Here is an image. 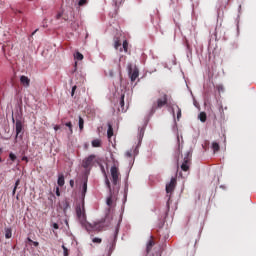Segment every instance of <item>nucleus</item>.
Returning a JSON list of instances; mask_svg holds the SVG:
<instances>
[{
	"label": "nucleus",
	"instance_id": "393cba45",
	"mask_svg": "<svg viewBox=\"0 0 256 256\" xmlns=\"http://www.w3.org/2000/svg\"><path fill=\"white\" fill-rule=\"evenodd\" d=\"M86 4H87V0H79V2H78V5L80 7H83V5H86Z\"/></svg>",
	"mask_w": 256,
	"mask_h": 256
},
{
	"label": "nucleus",
	"instance_id": "c85d7f7f",
	"mask_svg": "<svg viewBox=\"0 0 256 256\" xmlns=\"http://www.w3.org/2000/svg\"><path fill=\"white\" fill-rule=\"evenodd\" d=\"M93 243H101V238H93Z\"/></svg>",
	"mask_w": 256,
	"mask_h": 256
},
{
	"label": "nucleus",
	"instance_id": "a878e982",
	"mask_svg": "<svg viewBox=\"0 0 256 256\" xmlns=\"http://www.w3.org/2000/svg\"><path fill=\"white\" fill-rule=\"evenodd\" d=\"M66 127H69L70 133H73V125L71 122L66 123Z\"/></svg>",
	"mask_w": 256,
	"mask_h": 256
},
{
	"label": "nucleus",
	"instance_id": "f03ea898",
	"mask_svg": "<svg viewBox=\"0 0 256 256\" xmlns=\"http://www.w3.org/2000/svg\"><path fill=\"white\" fill-rule=\"evenodd\" d=\"M110 185L114 191H119V181H121V172L119 171V162L113 160V164L109 168Z\"/></svg>",
	"mask_w": 256,
	"mask_h": 256
},
{
	"label": "nucleus",
	"instance_id": "37998d69",
	"mask_svg": "<svg viewBox=\"0 0 256 256\" xmlns=\"http://www.w3.org/2000/svg\"><path fill=\"white\" fill-rule=\"evenodd\" d=\"M195 107H197V102H194Z\"/></svg>",
	"mask_w": 256,
	"mask_h": 256
},
{
	"label": "nucleus",
	"instance_id": "f3484780",
	"mask_svg": "<svg viewBox=\"0 0 256 256\" xmlns=\"http://www.w3.org/2000/svg\"><path fill=\"white\" fill-rule=\"evenodd\" d=\"M92 147H101V139H94L92 141Z\"/></svg>",
	"mask_w": 256,
	"mask_h": 256
},
{
	"label": "nucleus",
	"instance_id": "9b49d317",
	"mask_svg": "<svg viewBox=\"0 0 256 256\" xmlns=\"http://www.w3.org/2000/svg\"><path fill=\"white\" fill-rule=\"evenodd\" d=\"M167 103V95H163L157 100L158 107H163Z\"/></svg>",
	"mask_w": 256,
	"mask_h": 256
},
{
	"label": "nucleus",
	"instance_id": "473e14b6",
	"mask_svg": "<svg viewBox=\"0 0 256 256\" xmlns=\"http://www.w3.org/2000/svg\"><path fill=\"white\" fill-rule=\"evenodd\" d=\"M56 195H57V197L61 196V193L59 192V188H56Z\"/></svg>",
	"mask_w": 256,
	"mask_h": 256
},
{
	"label": "nucleus",
	"instance_id": "7c9ffc66",
	"mask_svg": "<svg viewBox=\"0 0 256 256\" xmlns=\"http://www.w3.org/2000/svg\"><path fill=\"white\" fill-rule=\"evenodd\" d=\"M29 241H31V243H33L34 247H39V242H33L31 239H29Z\"/></svg>",
	"mask_w": 256,
	"mask_h": 256
},
{
	"label": "nucleus",
	"instance_id": "cd10ccee",
	"mask_svg": "<svg viewBox=\"0 0 256 256\" xmlns=\"http://www.w3.org/2000/svg\"><path fill=\"white\" fill-rule=\"evenodd\" d=\"M120 105H121V107H123L125 105V96L124 95L121 97Z\"/></svg>",
	"mask_w": 256,
	"mask_h": 256
},
{
	"label": "nucleus",
	"instance_id": "1a4fd4ad",
	"mask_svg": "<svg viewBox=\"0 0 256 256\" xmlns=\"http://www.w3.org/2000/svg\"><path fill=\"white\" fill-rule=\"evenodd\" d=\"M175 185H177V179L171 178L170 182L166 184V192L173 193L175 190Z\"/></svg>",
	"mask_w": 256,
	"mask_h": 256
},
{
	"label": "nucleus",
	"instance_id": "b1692460",
	"mask_svg": "<svg viewBox=\"0 0 256 256\" xmlns=\"http://www.w3.org/2000/svg\"><path fill=\"white\" fill-rule=\"evenodd\" d=\"M84 123H85V121L80 116L79 117V129H80V131H82Z\"/></svg>",
	"mask_w": 256,
	"mask_h": 256
},
{
	"label": "nucleus",
	"instance_id": "aec40b11",
	"mask_svg": "<svg viewBox=\"0 0 256 256\" xmlns=\"http://www.w3.org/2000/svg\"><path fill=\"white\" fill-rule=\"evenodd\" d=\"M107 135H108V139H111L113 135V127H111V125L108 126Z\"/></svg>",
	"mask_w": 256,
	"mask_h": 256
},
{
	"label": "nucleus",
	"instance_id": "bb28decb",
	"mask_svg": "<svg viewBox=\"0 0 256 256\" xmlns=\"http://www.w3.org/2000/svg\"><path fill=\"white\" fill-rule=\"evenodd\" d=\"M151 247H153V241L147 243V251H151Z\"/></svg>",
	"mask_w": 256,
	"mask_h": 256
},
{
	"label": "nucleus",
	"instance_id": "4c0bfd02",
	"mask_svg": "<svg viewBox=\"0 0 256 256\" xmlns=\"http://www.w3.org/2000/svg\"><path fill=\"white\" fill-rule=\"evenodd\" d=\"M15 187H16V189H17V187H19V180L16 181Z\"/></svg>",
	"mask_w": 256,
	"mask_h": 256
},
{
	"label": "nucleus",
	"instance_id": "9d476101",
	"mask_svg": "<svg viewBox=\"0 0 256 256\" xmlns=\"http://www.w3.org/2000/svg\"><path fill=\"white\" fill-rule=\"evenodd\" d=\"M20 83H21V85H23V87H29L31 80L27 76H21Z\"/></svg>",
	"mask_w": 256,
	"mask_h": 256
},
{
	"label": "nucleus",
	"instance_id": "5701e85b",
	"mask_svg": "<svg viewBox=\"0 0 256 256\" xmlns=\"http://www.w3.org/2000/svg\"><path fill=\"white\" fill-rule=\"evenodd\" d=\"M85 193H87V182H84L82 186V196L85 197Z\"/></svg>",
	"mask_w": 256,
	"mask_h": 256
},
{
	"label": "nucleus",
	"instance_id": "6ab92c4d",
	"mask_svg": "<svg viewBox=\"0 0 256 256\" xmlns=\"http://www.w3.org/2000/svg\"><path fill=\"white\" fill-rule=\"evenodd\" d=\"M74 59H77V61H83V54H81L80 52H76L74 54Z\"/></svg>",
	"mask_w": 256,
	"mask_h": 256
},
{
	"label": "nucleus",
	"instance_id": "2eb2a0df",
	"mask_svg": "<svg viewBox=\"0 0 256 256\" xmlns=\"http://www.w3.org/2000/svg\"><path fill=\"white\" fill-rule=\"evenodd\" d=\"M58 185L59 187H63L65 185V177L63 176V174H60L58 176Z\"/></svg>",
	"mask_w": 256,
	"mask_h": 256
},
{
	"label": "nucleus",
	"instance_id": "f704fd0d",
	"mask_svg": "<svg viewBox=\"0 0 256 256\" xmlns=\"http://www.w3.org/2000/svg\"><path fill=\"white\" fill-rule=\"evenodd\" d=\"M145 133V131L143 129L140 130V137H143V134Z\"/></svg>",
	"mask_w": 256,
	"mask_h": 256
},
{
	"label": "nucleus",
	"instance_id": "c756f323",
	"mask_svg": "<svg viewBox=\"0 0 256 256\" xmlns=\"http://www.w3.org/2000/svg\"><path fill=\"white\" fill-rule=\"evenodd\" d=\"M76 89H77V86L72 87V92H71L72 97H73V95H75Z\"/></svg>",
	"mask_w": 256,
	"mask_h": 256
},
{
	"label": "nucleus",
	"instance_id": "4be33fe9",
	"mask_svg": "<svg viewBox=\"0 0 256 256\" xmlns=\"http://www.w3.org/2000/svg\"><path fill=\"white\" fill-rule=\"evenodd\" d=\"M9 159H10L12 162H15V161H17V155H15V153H13V152H10V154H9Z\"/></svg>",
	"mask_w": 256,
	"mask_h": 256
},
{
	"label": "nucleus",
	"instance_id": "72a5a7b5",
	"mask_svg": "<svg viewBox=\"0 0 256 256\" xmlns=\"http://www.w3.org/2000/svg\"><path fill=\"white\" fill-rule=\"evenodd\" d=\"M54 229H59V225L57 223L53 224Z\"/></svg>",
	"mask_w": 256,
	"mask_h": 256
},
{
	"label": "nucleus",
	"instance_id": "58836bf2",
	"mask_svg": "<svg viewBox=\"0 0 256 256\" xmlns=\"http://www.w3.org/2000/svg\"><path fill=\"white\" fill-rule=\"evenodd\" d=\"M16 191H17V186H15L14 189H13V192H12L13 195H15V192H16Z\"/></svg>",
	"mask_w": 256,
	"mask_h": 256
},
{
	"label": "nucleus",
	"instance_id": "423d86ee",
	"mask_svg": "<svg viewBox=\"0 0 256 256\" xmlns=\"http://www.w3.org/2000/svg\"><path fill=\"white\" fill-rule=\"evenodd\" d=\"M114 47L115 49H119V51L121 53H127V50L129 49V43L127 42V40L123 41L122 47H121V42L119 40H116L114 43Z\"/></svg>",
	"mask_w": 256,
	"mask_h": 256
},
{
	"label": "nucleus",
	"instance_id": "f257e3e1",
	"mask_svg": "<svg viewBox=\"0 0 256 256\" xmlns=\"http://www.w3.org/2000/svg\"><path fill=\"white\" fill-rule=\"evenodd\" d=\"M76 214L79 219V221L84 225L87 229V231H101L105 227V224L103 222H94L93 224H89L85 222V203L82 202L81 206H78L76 208Z\"/></svg>",
	"mask_w": 256,
	"mask_h": 256
},
{
	"label": "nucleus",
	"instance_id": "2f4dec72",
	"mask_svg": "<svg viewBox=\"0 0 256 256\" xmlns=\"http://www.w3.org/2000/svg\"><path fill=\"white\" fill-rule=\"evenodd\" d=\"M62 249H63V251H64V255L67 256V255H68V254H67V248H66L65 246H62Z\"/></svg>",
	"mask_w": 256,
	"mask_h": 256
},
{
	"label": "nucleus",
	"instance_id": "ea45409f",
	"mask_svg": "<svg viewBox=\"0 0 256 256\" xmlns=\"http://www.w3.org/2000/svg\"><path fill=\"white\" fill-rule=\"evenodd\" d=\"M74 181L73 180H70V185L73 187V185H74Z\"/></svg>",
	"mask_w": 256,
	"mask_h": 256
},
{
	"label": "nucleus",
	"instance_id": "de8ad7c7",
	"mask_svg": "<svg viewBox=\"0 0 256 256\" xmlns=\"http://www.w3.org/2000/svg\"><path fill=\"white\" fill-rule=\"evenodd\" d=\"M2 160H1V158H0V162H1Z\"/></svg>",
	"mask_w": 256,
	"mask_h": 256
},
{
	"label": "nucleus",
	"instance_id": "7ed1b4c3",
	"mask_svg": "<svg viewBox=\"0 0 256 256\" xmlns=\"http://www.w3.org/2000/svg\"><path fill=\"white\" fill-rule=\"evenodd\" d=\"M105 184L107 185L110 194L106 199V205L108 207H115V201H117V193H119V190H114L111 186V182H109V178L106 177Z\"/></svg>",
	"mask_w": 256,
	"mask_h": 256
},
{
	"label": "nucleus",
	"instance_id": "dca6fc26",
	"mask_svg": "<svg viewBox=\"0 0 256 256\" xmlns=\"http://www.w3.org/2000/svg\"><path fill=\"white\" fill-rule=\"evenodd\" d=\"M198 119L202 122V123H205V121H207V114L205 112H201L199 115H198Z\"/></svg>",
	"mask_w": 256,
	"mask_h": 256
},
{
	"label": "nucleus",
	"instance_id": "79ce46f5",
	"mask_svg": "<svg viewBox=\"0 0 256 256\" xmlns=\"http://www.w3.org/2000/svg\"><path fill=\"white\" fill-rule=\"evenodd\" d=\"M65 205H66V207L64 208V210L67 209V207H68L67 203H65Z\"/></svg>",
	"mask_w": 256,
	"mask_h": 256
},
{
	"label": "nucleus",
	"instance_id": "49530a36",
	"mask_svg": "<svg viewBox=\"0 0 256 256\" xmlns=\"http://www.w3.org/2000/svg\"><path fill=\"white\" fill-rule=\"evenodd\" d=\"M2 149L0 148V153H1Z\"/></svg>",
	"mask_w": 256,
	"mask_h": 256
},
{
	"label": "nucleus",
	"instance_id": "39448f33",
	"mask_svg": "<svg viewBox=\"0 0 256 256\" xmlns=\"http://www.w3.org/2000/svg\"><path fill=\"white\" fill-rule=\"evenodd\" d=\"M127 69L131 81H137V77H139V68H137L136 65L129 64Z\"/></svg>",
	"mask_w": 256,
	"mask_h": 256
},
{
	"label": "nucleus",
	"instance_id": "a211bd4d",
	"mask_svg": "<svg viewBox=\"0 0 256 256\" xmlns=\"http://www.w3.org/2000/svg\"><path fill=\"white\" fill-rule=\"evenodd\" d=\"M5 237H6V239H11V237H12L11 228L5 229Z\"/></svg>",
	"mask_w": 256,
	"mask_h": 256
},
{
	"label": "nucleus",
	"instance_id": "412c9836",
	"mask_svg": "<svg viewBox=\"0 0 256 256\" xmlns=\"http://www.w3.org/2000/svg\"><path fill=\"white\" fill-rule=\"evenodd\" d=\"M212 149H213L214 153H217V151H219V143L213 142Z\"/></svg>",
	"mask_w": 256,
	"mask_h": 256
},
{
	"label": "nucleus",
	"instance_id": "a19ab883",
	"mask_svg": "<svg viewBox=\"0 0 256 256\" xmlns=\"http://www.w3.org/2000/svg\"><path fill=\"white\" fill-rule=\"evenodd\" d=\"M102 172H104V173H105V168H103V167H102Z\"/></svg>",
	"mask_w": 256,
	"mask_h": 256
},
{
	"label": "nucleus",
	"instance_id": "ddd939ff",
	"mask_svg": "<svg viewBox=\"0 0 256 256\" xmlns=\"http://www.w3.org/2000/svg\"><path fill=\"white\" fill-rule=\"evenodd\" d=\"M23 131V125L21 122H16V137H19V133Z\"/></svg>",
	"mask_w": 256,
	"mask_h": 256
},
{
	"label": "nucleus",
	"instance_id": "c9c22d12",
	"mask_svg": "<svg viewBox=\"0 0 256 256\" xmlns=\"http://www.w3.org/2000/svg\"><path fill=\"white\" fill-rule=\"evenodd\" d=\"M60 127L59 126H54V131H59Z\"/></svg>",
	"mask_w": 256,
	"mask_h": 256
},
{
	"label": "nucleus",
	"instance_id": "a18cd8bd",
	"mask_svg": "<svg viewBox=\"0 0 256 256\" xmlns=\"http://www.w3.org/2000/svg\"><path fill=\"white\" fill-rule=\"evenodd\" d=\"M66 225H69V222H67V220H66Z\"/></svg>",
	"mask_w": 256,
	"mask_h": 256
},
{
	"label": "nucleus",
	"instance_id": "4468645a",
	"mask_svg": "<svg viewBox=\"0 0 256 256\" xmlns=\"http://www.w3.org/2000/svg\"><path fill=\"white\" fill-rule=\"evenodd\" d=\"M173 113H177V119H181V108L179 106H173L172 107Z\"/></svg>",
	"mask_w": 256,
	"mask_h": 256
},
{
	"label": "nucleus",
	"instance_id": "0eeeda50",
	"mask_svg": "<svg viewBox=\"0 0 256 256\" xmlns=\"http://www.w3.org/2000/svg\"><path fill=\"white\" fill-rule=\"evenodd\" d=\"M94 163H95V155H90L83 160L82 165L85 169H89V167H93Z\"/></svg>",
	"mask_w": 256,
	"mask_h": 256
},
{
	"label": "nucleus",
	"instance_id": "e433bc0d",
	"mask_svg": "<svg viewBox=\"0 0 256 256\" xmlns=\"http://www.w3.org/2000/svg\"><path fill=\"white\" fill-rule=\"evenodd\" d=\"M22 161H29V159L27 158V156L22 157Z\"/></svg>",
	"mask_w": 256,
	"mask_h": 256
},
{
	"label": "nucleus",
	"instance_id": "20e7f679",
	"mask_svg": "<svg viewBox=\"0 0 256 256\" xmlns=\"http://www.w3.org/2000/svg\"><path fill=\"white\" fill-rule=\"evenodd\" d=\"M139 155V147L132 148L130 150H127L124 154L125 159L128 163H133L135 161V157Z\"/></svg>",
	"mask_w": 256,
	"mask_h": 256
},
{
	"label": "nucleus",
	"instance_id": "6e6552de",
	"mask_svg": "<svg viewBox=\"0 0 256 256\" xmlns=\"http://www.w3.org/2000/svg\"><path fill=\"white\" fill-rule=\"evenodd\" d=\"M191 161V153L187 152L184 157V162L181 165L182 171H189V162Z\"/></svg>",
	"mask_w": 256,
	"mask_h": 256
},
{
	"label": "nucleus",
	"instance_id": "c03bdc74",
	"mask_svg": "<svg viewBox=\"0 0 256 256\" xmlns=\"http://www.w3.org/2000/svg\"><path fill=\"white\" fill-rule=\"evenodd\" d=\"M181 139L178 137V143H180Z\"/></svg>",
	"mask_w": 256,
	"mask_h": 256
},
{
	"label": "nucleus",
	"instance_id": "f8f14e48",
	"mask_svg": "<svg viewBox=\"0 0 256 256\" xmlns=\"http://www.w3.org/2000/svg\"><path fill=\"white\" fill-rule=\"evenodd\" d=\"M64 19L65 21H67V16H65V10H61L56 14V19Z\"/></svg>",
	"mask_w": 256,
	"mask_h": 256
}]
</instances>
